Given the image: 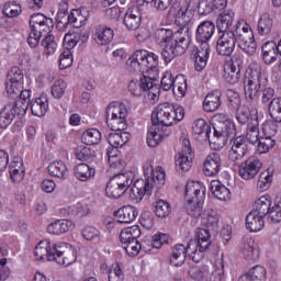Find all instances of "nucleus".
I'll return each mask as SVG.
<instances>
[{
	"mask_svg": "<svg viewBox=\"0 0 281 281\" xmlns=\"http://www.w3.org/2000/svg\"><path fill=\"white\" fill-rule=\"evenodd\" d=\"M173 16L181 29L176 33L169 29H158L155 33L156 43L162 49L161 58L165 63H172L177 56H182L190 47V27L188 25L194 20V9L190 1L178 5Z\"/></svg>",
	"mask_w": 281,
	"mask_h": 281,
	"instance_id": "nucleus-1",
	"label": "nucleus"
},
{
	"mask_svg": "<svg viewBox=\"0 0 281 281\" xmlns=\"http://www.w3.org/2000/svg\"><path fill=\"white\" fill-rule=\"evenodd\" d=\"M166 183V171L161 167L156 169L153 162H147L144 166V179H138L134 182L130 191V199L133 203H139L144 196H150L155 188L159 190Z\"/></svg>",
	"mask_w": 281,
	"mask_h": 281,
	"instance_id": "nucleus-2",
	"label": "nucleus"
},
{
	"mask_svg": "<svg viewBox=\"0 0 281 281\" xmlns=\"http://www.w3.org/2000/svg\"><path fill=\"white\" fill-rule=\"evenodd\" d=\"M36 260H54L61 267H69L76 262V249L69 244H50L49 240H42L35 247Z\"/></svg>",
	"mask_w": 281,
	"mask_h": 281,
	"instance_id": "nucleus-3",
	"label": "nucleus"
},
{
	"mask_svg": "<svg viewBox=\"0 0 281 281\" xmlns=\"http://www.w3.org/2000/svg\"><path fill=\"white\" fill-rule=\"evenodd\" d=\"M31 27H34L42 36H45L42 41V46L44 52L49 56L56 52L58 44L56 43V37L52 34L54 30V20L52 18L45 16L43 13H37L31 16L30 20Z\"/></svg>",
	"mask_w": 281,
	"mask_h": 281,
	"instance_id": "nucleus-4",
	"label": "nucleus"
},
{
	"mask_svg": "<svg viewBox=\"0 0 281 281\" xmlns=\"http://www.w3.org/2000/svg\"><path fill=\"white\" fill-rule=\"evenodd\" d=\"M213 134L210 138V147L213 150H221L226 144L227 138L234 133V122L229 115L220 113L214 116Z\"/></svg>",
	"mask_w": 281,
	"mask_h": 281,
	"instance_id": "nucleus-5",
	"label": "nucleus"
},
{
	"mask_svg": "<svg viewBox=\"0 0 281 281\" xmlns=\"http://www.w3.org/2000/svg\"><path fill=\"white\" fill-rule=\"evenodd\" d=\"M184 116L186 110H183V106L162 103L151 113V122L154 126L157 124H161V126H173V124H179Z\"/></svg>",
	"mask_w": 281,
	"mask_h": 281,
	"instance_id": "nucleus-6",
	"label": "nucleus"
},
{
	"mask_svg": "<svg viewBox=\"0 0 281 281\" xmlns=\"http://www.w3.org/2000/svg\"><path fill=\"white\" fill-rule=\"evenodd\" d=\"M127 89L132 95H144L145 102H149V104H155L159 100L160 90L157 79L149 76L143 75L139 81L132 80Z\"/></svg>",
	"mask_w": 281,
	"mask_h": 281,
	"instance_id": "nucleus-7",
	"label": "nucleus"
},
{
	"mask_svg": "<svg viewBox=\"0 0 281 281\" xmlns=\"http://www.w3.org/2000/svg\"><path fill=\"white\" fill-rule=\"evenodd\" d=\"M235 38L236 43L248 56H254L258 45L256 44V38L254 37V31L251 26L245 22V20H239L235 25Z\"/></svg>",
	"mask_w": 281,
	"mask_h": 281,
	"instance_id": "nucleus-8",
	"label": "nucleus"
},
{
	"mask_svg": "<svg viewBox=\"0 0 281 281\" xmlns=\"http://www.w3.org/2000/svg\"><path fill=\"white\" fill-rule=\"evenodd\" d=\"M159 60V56L155 53H148L147 50H136L127 60V65L133 71L138 74H148L151 69H155Z\"/></svg>",
	"mask_w": 281,
	"mask_h": 281,
	"instance_id": "nucleus-9",
	"label": "nucleus"
},
{
	"mask_svg": "<svg viewBox=\"0 0 281 281\" xmlns=\"http://www.w3.org/2000/svg\"><path fill=\"white\" fill-rule=\"evenodd\" d=\"M139 236H142L139 225L130 226L121 231L120 240L127 255L132 257L139 256L142 251V244L137 240Z\"/></svg>",
	"mask_w": 281,
	"mask_h": 281,
	"instance_id": "nucleus-10",
	"label": "nucleus"
},
{
	"mask_svg": "<svg viewBox=\"0 0 281 281\" xmlns=\"http://www.w3.org/2000/svg\"><path fill=\"white\" fill-rule=\"evenodd\" d=\"M105 113L106 125L111 131H124L126 128V106L120 103H111Z\"/></svg>",
	"mask_w": 281,
	"mask_h": 281,
	"instance_id": "nucleus-11",
	"label": "nucleus"
},
{
	"mask_svg": "<svg viewBox=\"0 0 281 281\" xmlns=\"http://www.w3.org/2000/svg\"><path fill=\"white\" fill-rule=\"evenodd\" d=\"M195 248L193 252H191V260L193 262H201L203 258V252L210 249V245H212V235H210V231L205 228H198L195 234Z\"/></svg>",
	"mask_w": 281,
	"mask_h": 281,
	"instance_id": "nucleus-12",
	"label": "nucleus"
},
{
	"mask_svg": "<svg viewBox=\"0 0 281 281\" xmlns=\"http://www.w3.org/2000/svg\"><path fill=\"white\" fill-rule=\"evenodd\" d=\"M78 41H80V34L76 32L68 33L64 36L66 50L59 56V69H67L74 65V56L70 49H74L78 45Z\"/></svg>",
	"mask_w": 281,
	"mask_h": 281,
	"instance_id": "nucleus-13",
	"label": "nucleus"
},
{
	"mask_svg": "<svg viewBox=\"0 0 281 281\" xmlns=\"http://www.w3.org/2000/svg\"><path fill=\"white\" fill-rule=\"evenodd\" d=\"M240 69H243V56L235 55L231 61L224 64V80L229 85H236L240 80Z\"/></svg>",
	"mask_w": 281,
	"mask_h": 281,
	"instance_id": "nucleus-14",
	"label": "nucleus"
},
{
	"mask_svg": "<svg viewBox=\"0 0 281 281\" xmlns=\"http://www.w3.org/2000/svg\"><path fill=\"white\" fill-rule=\"evenodd\" d=\"M196 247V243L194 240H190L187 247L183 244H177L171 250L170 265L173 267H181L186 262V257L189 256L192 258V252Z\"/></svg>",
	"mask_w": 281,
	"mask_h": 281,
	"instance_id": "nucleus-15",
	"label": "nucleus"
},
{
	"mask_svg": "<svg viewBox=\"0 0 281 281\" xmlns=\"http://www.w3.org/2000/svg\"><path fill=\"white\" fill-rule=\"evenodd\" d=\"M260 168H262V160L256 156H251L239 166V176L245 181H251V179H256L260 172Z\"/></svg>",
	"mask_w": 281,
	"mask_h": 281,
	"instance_id": "nucleus-16",
	"label": "nucleus"
},
{
	"mask_svg": "<svg viewBox=\"0 0 281 281\" xmlns=\"http://www.w3.org/2000/svg\"><path fill=\"white\" fill-rule=\"evenodd\" d=\"M249 153V146L247 145V139L243 136L235 137L232 139V147L228 150V159L233 164H238L245 159V155Z\"/></svg>",
	"mask_w": 281,
	"mask_h": 281,
	"instance_id": "nucleus-17",
	"label": "nucleus"
},
{
	"mask_svg": "<svg viewBox=\"0 0 281 281\" xmlns=\"http://www.w3.org/2000/svg\"><path fill=\"white\" fill-rule=\"evenodd\" d=\"M192 159H194V151L190 145V138H182V149L176 158V166L180 167V170L188 172L192 168Z\"/></svg>",
	"mask_w": 281,
	"mask_h": 281,
	"instance_id": "nucleus-18",
	"label": "nucleus"
},
{
	"mask_svg": "<svg viewBox=\"0 0 281 281\" xmlns=\"http://www.w3.org/2000/svg\"><path fill=\"white\" fill-rule=\"evenodd\" d=\"M236 47V31L235 32H224L217 40V54L220 56H232Z\"/></svg>",
	"mask_w": 281,
	"mask_h": 281,
	"instance_id": "nucleus-19",
	"label": "nucleus"
},
{
	"mask_svg": "<svg viewBox=\"0 0 281 281\" xmlns=\"http://www.w3.org/2000/svg\"><path fill=\"white\" fill-rule=\"evenodd\" d=\"M260 91V71H252L245 81V98L246 100H258Z\"/></svg>",
	"mask_w": 281,
	"mask_h": 281,
	"instance_id": "nucleus-20",
	"label": "nucleus"
},
{
	"mask_svg": "<svg viewBox=\"0 0 281 281\" xmlns=\"http://www.w3.org/2000/svg\"><path fill=\"white\" fill-rule=\"evenodd\" d=\"M223 160L217 153H211L206 156L203 164V172L206 177H216L221 172Z\"/></svg>",
	"mask_w": 281,
	"mask_h": 281,
	"instance_id": "nucleus-21",
	"label": "nucleus"
},
{
	"mask_svg": "<svg viewBox=\"0 0 281 281\" xmlns=\"http://www.w3.org/2000/svg\"><path fill=\"white\" fill-rule=\"evenodd\" d=\"M184 199L186 201H205V187L195 181L187 182Z\"/></svg>",
	"mask_w": 281,
	"mask_h": 281,
	"instance_id": "nucleus-22",
	"label": "nucleus"
},
{
	"mask_svg": "<svg viewBox=\"0 0 281 281\" xmlns=\"http://www.w3.org/2000/svg\"><path fill=\"white\" fill-rule=\"evenodd\" d=\"M30 90H24L19 99L14 103H9L7 106H12L13 117L23 116L27 113V109H30Z\"/></svg>",
	"mask_w": 281,
	"mask_h": 281,
	"instance_id": "nucleus-23",
	"label": "nucleus"
},
{
	"mask_svg": "<svg viewBox=\"0 0 281 281\" xmlns=\"http://www.w3.org/2000/svg\"><path fill=\"white\" fill-rule=\"evenodd\" d=\"M239 254L248 262H256L260 258V251L256 247L254 239L249 238L239 245Z\"/></svg>",
	"mask_w": 281,
	"mask_h": 281,
	"instance_id": "nucleus-24",
	"label": "nucleus"
},
{
	"mask_svg": "<svg viewBox=\"0 0 281 281\" xmlns=\"http://www.w3.org/2000/svg\"><path fill=\"white\" fill-rule=\"evenodd\" d=\"M216 31V26L212 21H204L199 24L195 32V40L198 43H210L212 36H214V32Z\"/></svg>",
	"mask_w": 281,
	"mask_h": 281,
	"instance_id": "nucleus-25",
	"label": "nucleus"
},
{
	"mask_svg": "<svg viewBox=\"0 0 281 281\" xmlns=\"http://www.w3.org/2000/svg\"><path fill=\"white\" fill-rule=\"evenodd\" d=\"M195 71H203V68L207 66V58H210V44L205 42H200L194 54Z\"/></svg>",
	"mask_w": 281,
	"mask_h": 281,
	"instance_id": "nucleus-26",
	"label": "nucleus"
},
{
	"mask_svg": "<svg viewBox=\"0 0 281 281\" xmlns=\"http://www.w3.org/2000/svg\"><path fill=\"white\" fill-rule=\"evenodd\" d=\"M76 229V224L70 220H57L47 226V232L53 236H60Z\"/></svg>",
	"mask_w": 281,
	"mask_h": 281,
	"instance_id": "nucleus-27",
	"label": "nucleus"
},
{
	"mask_svg": "<svg viewBox=\"0 0 281 281\" xmlns=\"http://www.w3.org/2000/svg\"><path fill=\"white\" fill-rule=\"evenodd\" d=\"M123 23L130 31L139 30V25H142V12H139V8L134 7L127 9Z\"/></svg>",
	"mask_w": 281,
	"mask_h": 281,
	"instance_id": "nucleus-28",
	"label": "nucleus"
},
{
	"mask_svg": "<svg viewBox=\"0 0 281 281\" xmlns=\"http://www.w3.org/2000/svg\"><path fill=\"white\" fill-rule=\"evenodd\" d=\"M87 15L82 13V11L76 9L72 10L71 13L67 16V22L58 21L57 27H61L63 30H67V25H72L75 27H82L85 23H87Z\"/></svg>",
	"mask_w": 281,
	"mask_h": 281,
	"instance_id": "nucleus-29",
	"label": "nucleus"
},
{
	"mask_svg": "<svg viewBox=\"0 0 281 281\" xmlns=\"http://www.w3.org/2000/svg\"><path fill=\"white\" fill-rule=\"evenodd\" d=\"M9 175L12 183H21L25 179V167L21 158H14L9 165Z\"/></svg>",
	"mask_w": 281,
	"mask_h": 281,
	"instance_id": "nucleus-30",
	"label": "nucleus"
},
{
	"mask_svg": "<svg viewBox=\"0 0 281 281\" xmlns=\"http://www.w3.org/2000/svg\"><path fill=\"white\" fill-rule=\"evenodd\" d=\"M115 33L105 25H98L94 29L93 38L98 45H109Z\"/></svg>",
	"mask_w": 281,
	"mask_h": 281,
	"instance_id": "nucleus-31",
	"label": "nucleus"
},
{
	"mask_svg": "<svg viewBox=\"0 0 281 281\" xmlns=\"http://www.w3.org/2000/svg\"><path fill=\"white\" fill-rule=\"evenodd\" d=\"M32 115L36 117H43L45 113L49 110V100L47 95L42 94L38 98H35L33 101L30 102Z\"/></svg>",
	"mask_w": 281,
	"mask_h": 281,
	"instance_id": "nucleus-32",
	"label": "nucleus"
},
{
	"mask_svg": "<svg viewBox=\"0 0 281 281\" xmlns=\"http://www.w3.org/2000/svg\"><path fill=\"white\" fill-rule=\"evenodd\" d=\"M137 209L135 206H122L114 213L117 223H133L137 218Z\"/></svg>",
	"mask_w": 281,
	"mask_h": 281,
	"instance_id": "nucleus-33",
	"label": "nucleus"
},
{
	"mask_svg": "<svg viewBox=\"0 0 281 281\" xmlns=\"http://www.w3.org/2000/svg\"><path fill=\"white\" fill-rule=\"evenodd\" d=\"M192 133L194 137H196L198 139L199 137H201V139H207L209 144H210V139H212V135H210V133H212V128L210 127L207 122L203 119H198L193 123Z\"/></svg>",
	"mask_w": 281,
	"mask_h": 281,
	"instance_id": "nucleus-34",
	"label": "nucleus"
},
{
	"mask_svg": "<svg viewBox=\"0 0 281 281\" xmlns=\"http://www.w3.org/2000/svg\"><path fill=\"white\" fill-rule=\"evenodd\" d=\"M265 227V216L251 211L246 216V228L250 232H260Z\"/></svg>",
	"mask_w": 281,
	"mask_h": 281,
	"instance_id": "nucleus-35",
	"label": "nucleus"
},
{
	"mask_svg": "<svg viewBox=\"0 0 281 281\" xmlns=\"http://www.w3.org/2000/svg\"><path fill=\"white\" fill-rule=\"evenodd\" d=\"M260 123L257 121L256 111L252 114V123H248L246 131V139L249 144H258L260 139Z\"/></svg>",
	"mask_w": 281,
	"mask_h": 281,
	"instance_id": "nucleus-36",
	"label": "nucleus"
},
{
	"mask_svg": "<svg viewBox=\"0 0 281 281\" xmlns=\"http://www.w3.org/2000/svg\"><path fill=\"white\" fill-rule=\"evenodd\" d=\"M241 281H267V269L262 266H255L241 277Z\"/></svg>",
	"mask_w": 281,
	"mask_h": 281,
	"instance_id": "nucleus-37",
	"label": "nucleus"
},
{
	"mask_svg": "<svg viewBox=\"0 0 281 281\" xmlns=\"http://www.w3.org/2000/svg\"><path fill=\"white\" fill-rule=\"evenodd\" d=\"M254 111L258 122V109L252 108L251 110H249V108L245 106L237 109V122L239 124H247V126H249V124L254 123Z\"/></svg>",
	"mask_w": 281,
	"mask_h": 281,
	"instance_id": "nucleus-38",
	"label": "nucleus"
},
{
	"mask_svg": "<svg viewBox=\"0 0 281 281\" xmlns=\"http://www.w3.org/2000/svg\"><path fill=\"white\" fill-rule=\"evenodd\" d=\"M262 59L266 65H271L276 63L278 58V48L276 42H266L262 45Z\"/></svg>",
	"mask_w": 281,
	"mask_h": 281,
	"instance_id": "nucleus-39",
	"label": "nucleus"
},
{
	"mask_svg": "<svg viewBox=\"0 0 281 281\" xmlns=\"http://www.w3.org/2000/svg\"><path fill=\"white\" fill-rule=\"evenodd\" d=\"M75 177L79 181H89L95 177V169L87 164H79L74 169Z\"/></svg>",
	"mask_w": 281,
	"mask_h": 281,
	"instance_id": "nucleus-40",
	"label": "nucleus"
},
{
	"mask_svg": "<svg viewBox=\"0 0 281 281\" xmlns=\"http://www.w3.org/2000/svg\"><path fill=\"white\" fill-rule=\"evenodd\" d=\"M271 196L262 195L256 200L252 212H256L257 214L266 217L267 214H269V212L271 211Z\"/></svg>",
	"mask_w": 281,
	"mask_h": 281,
	"instance_id": "nucleus-41",
	"label": "nucleus"
},
{
	"mask_svg": "<svg viewBox=\"0 0 281 281\" xmlns=\"http://www.w3.org/2000/svg\"><path fill=\"white\" fill-rule=\"evenodd\" d=\"M234 23V12L228 11L226 13H221L217 19V30L221 34H225V32H236V29L234 31H231L229 27H232Z\"/></svg>",
	"mask_w": 281,
	"mask_h": 281,
	"instance_id": "nucleus-42",
	"label": "nucleus"
},
{
	"mask_svg": "<svg viewBox=\"0 0 281 281\" xmlns=\"http://www.w3.org/2000/svg\"><path fill=\"white\" fill-rule=\"evenodd\" d=\"M210 186V190L215 199H218V201H227L229 199V189L223 186L221 181L212 180Z\"/></svg>",
	"mask_w": 281,
	"mask_h": 281,
	"instance_id": "nucleus-43",
	"label": "nucleus"
},
{
	"mask_svg": "<svg viewBox=\"0 0 281 281\" xmlns=\"http://www.w3.org/2000/svg\"><path fill=\"white\" fill-rule=\"evenodd\" d=\"M221 106V94L218 92L209 93L203 101V110L206 113H214Z\"/></svg>",
	"mask_w": 281,
	"mask_h": 281,
	"instance_id": "nucleus-44",
	"label": "nucleus"
},
{
	"mask_svg": "<svg viewBox=\"0 0 281 281\" xmlns=\"http://www.w3.org/2000/svg\"><path fill=\"white\" fill-rule=\"evenodd\" d=\"M128 139H131V134L128 132L111 133L108 136V144L117 150V148H122Z\"/></svg>",
	"mask_w": 281,
	"mask_h": 281,
	"instance_id": "nucleus-45",
	"label": "nucleus"
},
{
	"mask_svg": "<svg viewBox=\"0 0 281 281\" xmlns=\"http://www.w3.org/2000/svg\"><path fill=\"white\" fill-rule=\"evenodd\" d=\"M101 140L102 133H100L98 128L86 130L81 135V142L86 144V146H95L100 144Z\"/></svg>",
	"mask_w": 281,
	"mask_h": 281,
	"instance_id": "nucleus-46",
	"label": "nucleus"
},
{
	"mask_svg": "<svg viewBox=\"0 0 281 281\" xmlns=\"http://www.w3.org/2000/svg\"><path fill=\"white\" fill-rule=\"evenodd\" d=\"M188 274L191 280L194 281H210V268H207V266H191L188 270Z\"/></svg>",
	"mask_w": 281,
	"mask_h": 281,
	"instance_id": "nucleus-47",
	"label": "nucleus"
},
{
	"mask_svg": "<svg viewBox=\"0 0 281 281\" xmlns=\"http://www.w3.org/2000/svg\"><path fill=\"white\" fill-rule=\"evenodd\" d=\"M172 91L176 98H186V93L188 92V79H186V76L178 75L175 78Z\"/></svg>",
	"mask_w": 281,
	"mask_h": 281,
	"instance_id": "nucleus-48",
	"label": "nucleus"
},
{
	"mask_svg": "<svg viewBox=\"0 0 281 281\" xmlns=\"http://www.w3.org/2000/svg\"><path fill=\"white\" fill-rule=\"evenodd\" d=\"M48 173L52 177H57V179H65L69 173V170L67 169V165L59 160L48 165Z\"/></svg>",
	"mask_w": 281,
	"mask_h": 281,
	"instance_id": "nucleus-49",
	"label": "nucleus"
},
{
	"mask_svg": "<svg viewBox=\"0 0 281 281\" xmlns=\"http://www.w3.org/2000/svg\"><path fill=\"white\" fill-rule=\"evenodd\" d=\"M110 181H113L116 186L124 189L126 192L133 184V173L128 171L124 173H117L112 177Z\"/></svg>",
	"mask_w": 281,
	"mask_h": 281,
	"instance_id": "nucleus-50",
	"label": "nucleus"
},
{
	"mask_svg": "<svg viewBox=\"0 0 281 281\" xmlns=\"http://www.w3.org/2000/svg\"><path fill=\"white\" fill-rule=\"evenodd\" d=\"M108 157L110 168L113 170H124L125 164L122 161V155H120L117 149L108 150Z\"/></svg>",
	"mask_w": 281,
	"mask_h": 281,
	"instance_id": "nucleus-51",
	"label": "nucleus"
},
{
	"mask_svg": "<svg viewBox=\"0 0 281 281\" xmlns=\"http://www.w3.org/2000/svg\"><path fill=\"white\" fill-rule=\"evenodd\" d=\"M21 12H23V9L16 1L5 2L2 9V14L8 19H14L15 16H19Z\"/></svg>",
	"mask_w": 281,
	"mask_h": 281,
	"instance_id": "nucleus-52",
	"label": "nucleus"
},
{
	"mask_svg": "<svg viewBox=\"0 0 281 281\" xmlns=\"http://www.w3.org/2000/svg\"><path fill=\"white\" fill-rule=\"evenodd\" d=\"M271 30H273V19L269 15H262L258 22V34L269 36Z\"/></svg>",
	"mask_w": 281,
	"mask_h": 281,
	"instance_id": "nucleus-53",
	"label": "nucleus"
},
{
	"mask_svg": "<svg viewBox=\"0 0 281 281\" xmlns=\"http://www.w3.org/2000/svg\"><path fill=\"white\" fill-rule=\"evenodd\" d=\"M200 221L204 227H216V225H218V213L214 210L204 211Z\"/></svg>",
	"mask_w": 281,
	"mask_h": 281,
	"instance_id": "nucleus-54",
	"label": "nucleus"
},
{
	"mask_svg": "<svg viewBox=\"0 0 281 281\" xmlns=\"http://www.w3.org/2000/svg\"><path fill=\"white\" fill-rule=\"evenodd\" d=\"M187 212L193 218H201L203 216V201H187Z\"/></svg>",
	"mask_w": 281,
	"mask_h": 281,
	"instance_id": "nucleus-55",
	"label": "nucleus"
},
{
	"mask_svg": "<svg viewBox=\"0 0 281 281\" xmlns=\"http://www.w3.org/2000/svg\"><path fill=\"white\" fill-rule=\"evenodd\" d=\"M14 113H12V105H5L0 112V128H7L12 124Z\"/></svg>",
	"mask_w": 281,
	"mask_h": 281,
	"instance_id": "nucleus-56",
	"label": "nucleus"
},
{
	"mask_svg": "<svg viewBox=\"0 0 281 281\" xmlns=\"http://www.w3.org/2000/svg\"><path fill=\"white\" fill-rule=\"evenodd\" d=\"M271 181H273V175H271L268 170L262 171L259 175L257 188L260 190V192H267V190L271 188Z\"/></svg>",
	"mask_w": 281,
	"mask_h": 281,
	"instance_id": "nucleus-57",
	"label": "nucleus"
},
{
	"mask_svg": "<svg viewBox=\"0 0 281 281\" xmlns=\"http://www.w3.org/2000/svg\"><path fill=\"white\" fill-rule=\"evenodd\" d=\"M126 190L119 187L114 181L110 180L105 187V194L109 199H120Z\"/></svg>",
	"mask_w": 281,
	"mask_h": 281,
	"instance_id": "nucleus-58",
	"label": "nucleus"
},
{
	"mask_svg": "<svg viewBox=\"0 0 281 281\" xmlns=\"http://www.w3.org/2000/svg\"><path fill=\"white\" fill-rule=\"evenodd\" d=\"M269 113L272 120L281 123V98H274L270 101Z\"/></svg>",
	"mask_w": 281,
	"mask_h": 281,
	"instance_id": "nucleus-59",
	"label": "nucleus"
},
{
	"mask_svg": "<svg viewBox=\"0 0 281 281\" xmlns=\"http://www.w3.org/2000/svg\"><path fill=\"white\" fill-rule=\"evenodd\" d=\"M147 145L150 148H155L161 144V134H159V130L157 127H150L147 132Z\"/></svg>",
	"mask_w": 281,
	"mask_h": 281,
	"instance_id": "nucleus-60",
	"label": "nucleus"
},
{
	"mask_svg": "<svg viewBox=\"0 0 281 281\" xmlns=\"http://www.w3.org/2000/svg\"><path fill=\"white\" fill-rule=\"evenodd\" d=\"M5 89L8 95H10L11 98H21V94L25 91L23 90V83H16L12 81L5 82Z\"/></svg>",
	"mask_w": 281,
	"mask_h": 281,
	"instance_id": "nucleus-61",
	"label": "nucleus"
},
{
	"mask_svg": "<svg viewBox=\"0 0 281 281\" xmlns=\"http://www.w3.org/2000/svg\"><path fill=\"white\" fill-rule=\"evenodd\" d=\"M156 216L158 218H166L170 214V204L166 200H159L155 206Z\"/></svg>",
	"mask_w": 281,
	"mask_h": 281,
	"instance_id": "nucleus-62",
	"label": "nucleus"
},
{
	"mask_svg": "<svg viewBox=\"0 0 281 281\" xmlns=\"http://www.w3.org/2000/svg\"><path fill=\"white\" fill-rule=\"evenodd\" d=\"M109 281H124V271L120 263H113L109 270Z\"/></svg>",
	"mask_w": 281,
	"mask_h": 281,
	"instance_id": "nucleus-63",
	"label": "nucleus"
},
{
	"mask_svg": "<svg viewBox=\"0 0 281 281\" xmlns=\"http://www.w3.org/2000/svg\"><path fill=\"white\" fill-rule=\"evenodd\" d=\"M269 216L273 223H280L281 221V198L277 199L274 205L269 211Z\"/></svg>",
	"mask_w": 281,
	"mask_h": 281,
	"instance_id": "nucleus-64",
	"label": "nucleus"
}]
</instances>
